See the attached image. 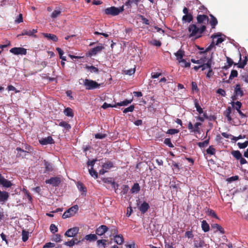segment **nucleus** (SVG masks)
Returning a JSON list of instances; mask_svg holds the SVG:
<instances>
[{
	"label": "nucleus",
	"instance_id": "49",
	"mask_svg": "<svg viewBox=\"0 0 248 248\" xmlns=\"http://www.w3.org/2000/svg\"><path fill=\"white\" fill-rule=\"evenodd\" d=\"M134 108H135V107L133 105H131L129 107H128L126 108H125L123 111V113H126L129 112H133V110H134Z\"/></svg>",
	"mask_w": 248,
	"mask_h": 248
},
{
	"label": "nucleus",
	"instance_id": "19",
	"mask_svg": "<svg viewBox=\"0 0 248 248\" xmlns=\"http://www.w3.org/2000/svg\"><path fill=\"white\" fill-rule=\"evenodd\" d=\"M9 197L8 192L5 191H0V202H4Z\"/></svg>",
	"mask_w": 248,
	"mask_h": 248
},
{
	"label": "nucleus",
	"instance_id": "59",
	"mask_svg": "<svg viewBox=\"0 0 248 248\" xmlns=\"http://www.w3.org/2000/svg\"><path fill=\"white\" fill-rule=\"evenodd\" d=\"M238 75L237 71L235 70H232L231 72L229 77L230 79H232L235 77H237Z\"/></svg>",
	"mask_w": 248,
	"mask_h": 248
},
{
	"label": "nucleus",
	"instance_id": "63",
	"mask_svg": "<svg viewBox=\"0 0 248 248\" xmlns=\"http://www.w3.org/2000/svg\"><path fill=\"white\" fill-rule=\"evenodd\" d=\"M96 139H103L107 137V135L105 134L97 133L94 136Z\"/></svg>",
	"mask_w": 248,
	"mask_h": 248
},
{
	"label": "nucleus",
	"instance_id": "31",
	"mask_svg": "<svg viewBox=\"0 0 248 248\" xmlns=\"http://www.w3.org/2000/svg\"><path fill=\"white\" fill-rule=\"evenodd\" d=\"M194 105H195V108H196L197 111L199 113V114L202 113L203 112V109L200 106L198 99H195L194 100Z\"/></svg>",
	"mask_w": 248,
	"mask_h": 248
},
{
	"label": "nucleus",
	"instance_id": "30",
	"mask_svg": "<svg viewBox=\"0 0 248 248\" xmlns=\"http://www.w3.org/2000/svg\"><path fill=\"white\" fill-rule=\"evenodd\" d=\"M140 188L139 184L137 183H135L131 189L132 193H138L140 191Z\"/></svg>",
	"mask_w": 248,
	"mask_h": 248
},
{
	"label": "nucleus",
	"instance_id": "37",
	"mask_svg": "<svg viewBox=\"0 0 248 248\" xmlns=\"http://www.w3.org/2000/svg\"><path fill=\"white\" fill-rule=\"evenodd\" d=\"M132 101V99L131 100H127L126 99L123 101H121L120 102L117 103L116 105L117 106H125L128 105L129 104H130Z\"/></svg>",
	"mask_w": 248,
	"mask_h": 248
},
{
	"label": "nucleus",
	"instance_id": "3",
	"mask_svg": "<svg viewBox=\"0 0 248 248\" xmlns=\"http://www.w3.org/2000/svg\"><path fill=\"white\" fill-rule=\"evenodd\" d=\"M83 84L86 89L88 90L99 88L100 86V84L98 83L95 81L88 79H85L84 80Z\"/></svg>",
	"mask_w": 248,
	"mask_h": 248
},
{
	"label": "nucleus",
	"instance_id": "60",
	"mask_svg": "<svg viewBox=\"0 0 248 248\" xmlns=\"http://www.w3.org/2000/svg\"><path fill=\"white\" fill-rule=\"evenodd\" d=\"M170 187L172 191L176 192H177L178 189L180 188L179 186L175 183L174 184H171L170 186Z\"/></svg>",
	"mask_w": 248,
	"mask_h": 248
},
{
	"label": "nucleus",
	"instance_id": "61",
	"mask_svg": "<svg viewBox=\"0 0 248 248\" xmlns=\"http://www.w3.org/2000/svg\"><path fill=\"white\" fill-rule=\"evenodd\" d=\"M140 17L143 24L147 25H150V22L149 20L145 18L144 16L140 15Z\"/></svg>",
	"mask_w": 248,
	"mask_h": 248
},
{
	"label": "nucleus",
	"instance_id": "32",
	"mask_svg": "<svg viewBox=\"0 0 248 248\" xmlns=\"http://www.w3.org/2000/svg\"><path fill=\"white\" fill-rule=\"evenodd\" d=\"M231 154L237 160H239L242 156L241 152L238 150L232 151Z\"/></svg>",
	"mask_w": 248,
	"mask_h": 248
},
{
	"label": "nucleus",
	"instance_id": "55",
	"mask_svg": "<svg viewBox=\"0 0 248 248\" xmlns=\"http://www.w3.org/2000/svg\"><path fill=\"white\" fill-rule=\"evenodd\" d=\"M191 85L192 91H196V92H198L199 91V89L196 82L192 81L191 83Z\"/></svg>",
	"mask_w": 248,
	"mask_h": 248
},
{
	"label": "nucleus",
	"instance_id": "1",
	"mask_svg": "<svg viewBox=\"0 0 248 248\" xmlns=\"http://www.w3.org/2000/svg\"><path fill=\"white\" fill-rule=\"evenodd\" d=\"M206 29L205 25H202L200 28H198L195 24H191L188 28L189 32V37L197 36L196 38L201 37V34L204 32Z\"/></svg>",
	"mask_w": 248,
	"mask_h": 248
},
{
	"label": "nucleus",
	"instance_id": "38",
	"mask_svg": "<svg viewBox=\"0 0 248 248\" xmlns=\"http://www.w3.org/2000/svg\"><path fill=\"white\" fill-rule=\"evenodd\" d=\"M113 167V163L111 161H108L102 165V168L105 170H109Z\"/></svg>",
	"mask_w": 248,
	"mask_h": 248
},
{
	"label": "nucleus",
	"instance_id": "36",
	"mask_svg": "<svg viewBox=\"0 0 248 248\" xmlns=\"http://www.w3.org/2000/svg\"><path fill=\"white\" fill-rule=\"evenodd\" d=\"M201 66L202 71H204L207 68L210 69L211 68V60L209 59L206 63L201 64Z\"/></svg>",
	"mask_w": 248,
	"mask_h": 248
},
{
	"label": "nucleus",
	"instance_id": "34",
	"mask_svg": "<svg viewBox=\"0 0 248 248\" xmlns=\"http://www.w3.org/2000/svg\"><path fill=\"white\" fill-rule=\"evenodd\" d=\"M64 113L66 116L73 117L74 113L73 110L70 108H67L64 110Z\"/></svg>",
	"mask_w": 248,
	"mask_h": 248
},
{
	"label": "nucleus",
	"instance_id": "41",
	"mask_svg": "<svg viewBox=\"0 0 248 248\" xmlns=\"http://www.w3.org/2000/svg\"><path fill=\"white\" fill-rule=\"evenodd\" d=\"M29 238V232L25 230H23L22 232V239L23 242H26Z\"/></svg>",
	"mask_w": 248,
	"mask_h": 248
},
{
	"label": "nucleus",
	"instance_id": "6",
	"mask_svg": "<svg viewBox=\"0 0 248 248\" xmlns=\"http://www.w3.org/2000/svg\"><path fill=\"white\" fill-rule=\"evenodd\" d=\"M79 228L77 227L69 229L64 233V235L69 237H75L79 232Z\"/></svg>",
	"mask_w": 248,
	"mask_h": 248
},
{
	"label": "nucleus",
	"instance_id": "40",
	"mask_svg": "<svg viewBox=\"0 0 248 248\" xmlns=\"http://www.w3.org/2000/svg\"><path fill=\"white\" fill-rule=\"evenodd\" d=\"M85 238L87 240L95 241L97 239V237L96 234H90L86 235L85 237Z\"/></svg>",
	"mask_w": 248,
	"mask_h": 248
},
{
	"label": "nucleus",
	"instance_id": "25",
	"mask_svg": "<svg viewBox=\"0 0 248 248\" xmlns=\"http://www.w3.org/2000/svg\"><path fill=\"white\" fill-rule=\"evenodd\" d=\"M174 55L177 57V60L180 62V60L183 59V58L185 55V52L181 49H179L177 52L174 53Z\"/></svg>",
	"mask_w": 248,
	"mask_h": 248
},
{
	"label": "nucleus",
	"instance_id": "39",
	"mask_svg": "<svg viewBox=\"0 0 248 248\" xmlns=\"http://www.w3.org/2000/svg\"><path fill=\"white\" fill-rule=\"evenodd\" d=\"M59 126L64 127L66 130H69L71 129V126L70 124L64 121L61 122L59 124Z\"/></svg>",
	"mask_w": 248,
	"mask_h": 248
},
{
	"label": "nucleus",
	"instance_id": "47",
	"mask_svg": "<svg viewBox=\"0 0 248 248\" xmlns=\"http://www.w3.org/2000/svg\"><path fill=\"white\" fill-rule=\"evenodd\" d=\"M89 172L90 175L94 178H97L98 177L97 172L93 170V167H91L89 169Z\"/></svg>",
	"mask_w": 248,
	"mask_h": 248
},
{
	"label": "nucleus",
	"instance_id": "42",
	"mask_svg": "<svg viewBox=\"0 0 248 248\" xmlns=\"http://www.w3.org/2000/svg\"><path fill=\"white\" fill-rule=\"evenodd\" d=\"M213 228H216L217 231H219L221 233L224 234L225 233L224 229L218 224H213L212 225Z\"/></svg>",
	"mask_w": 248,
	"mask_h": 248
},
{
	"label": "nucleus",
	"instance_id": "15",
	"mask_svg": "<svg viewBox=\"0 0 248 248\" xmlns=\"http://www.w3.org/2000/svg\"><path fill=\"white\" fill-rule=\"evenodd\" d=\"M25 150L21 148L20 147H17L16 150L17 152H25L27 153H31L33 151V148L31 146L28 144H25L24 146Z\"/></svg>",
	"mask_w": 248,
	"mask_h": 248
},
{
	"label": "nucleus",
	"instance_id": "4",
	"mask_svg": "<svg viewBox=\"0 0 248 248\" xmlns=\"http://www.w3.org/2000/svg\"><path fill=\"white\" fill-rule=\"evenodd\" d=\"M78 210V207L77 205L73 206L64 212L62 215V218H66L73 216L77 213Z\"/></svg>",
	"mask_w": 248,
	"mask_h": 248
},
{
	"label": "nucleus",
	"instance_id": "27",
	"mask_svg": "<svg viewBox=\"0 0 248 248\" xmlns=\"http://www.w3.org/2000/svg\"><path fill=\"white\" fill-rule=\"evenodd\" d=\"M114 241L118 245H121L124 242V237L122 235H116L114 236Z\"/></svg>",
	"mask_w": 248,
	"mask_h": 248
},
{
	"label": "nucleus",
	"instance_id": "45",
	"mask_svg": "<svg viewBox=\"0 0 248 248\" xmlns=\"http://www.w3.org/2000/svg\"><path fill=\"white\" fill-rule=\"evenodd\" d=\"M86 68L87 69L90 70V72L91 73H98L99 72L98 69L93 65H92V66L86 65Z\"/></svg>",
	"mask_w": 248,
	"mask_h": 248
},
{
	"label": "nucleus",
	"instance_id": "58",
	"mask_svg": "<svg viewBox=\"0 0 248 248\" xmlns=\"http://www.w3.org/2000/svg\"><path fill=\"white\" fill-rule=\"evenodd\" d=\"M50 230L52 233H54L58 232V228L55 224H51L50 226Z\"/></svg>",
	"mask_w": 248,
	"mask_h": 248
},
{
	"label": "nucleus",
	"instance_id": "16",
	"mask_svg": "<svg viewBox=\"0 0 248 248\" xmlns=\"http://www.w3.org/2000/svg\"><path fill=\"white\" fill-rule=\"evenodd\" d=\"M197 22L199 24L205 23L209 21L208 16L205 15H198L197 16Z\"/></svg>",
	"mask_w": 248,
	"mask_h": 248
},
{
	"label": "nucleus",
	"instance_id": "7",
	"mask_svg": "<svg viewBox=\"0 0 248 248\" xmlns=\"http://www.w3.org/2000/svg\"><path fill=\"white\" fill-rule=\"evenodd\" d=\"M10 52L15 55H26L27 54V49L23 47H15L10 50Z\"/></svg>",
	"mask_w": 248,
	"mask_h": 248
},
{
	"label": "nucleus",
	"instance_id": "46",
	"mask_svg": "<svg viewBox=\"0 0 248 248\" xmlns=\"http://www.w3.org/2000/svg\"><path fill=\"white\" fill-rule=\"evenodd\" d=\"M209 143V138L207 140H204L203 142H198L197 143V144L199 146V147H200V148H203V147L207 146L208 145Z\"/></svg>",
	"mask_w": 248,
	"mask_h": 248
},
{
	"label": "nucleus",
	"instance_id": "22",
	"mask_svg": "<svg viewBox=\"0 0 248 248\" xmlns=\"http://www.w3.org/2000/svg\"><path fill=\"white\" fill-rule=\"evenodd\" d=\"M234 93L236 95L242 96L244 94L243 90L241 88L240 84H236L234 89Z\"/></svg>",
	"mask_w": 248,
	"mask_h": 248
},
{
	"label": "nucleus",
	"instance_id": "43",
	"mask_svg": "<svg viewBox=\"0 0 248 248\" xmlns=\"http://www.w3.org/2000/svg\"><path fill=\"white\" fill-rule=\"evenodd\" d=\"M206 213L207 214V215L208 216H211L212 217H214V218H216L217 219L218 218V217L217 215L216 214V213H215V212L212 209H208L207 211L206 212Z\"/></svg>",
	"mask_w": 248,
	"mask_h": 248
},
{
	"label": "nucleus",
	"instance_id": "23",
	"mask_svg": "<svg viewBox=\"0 0 248 248\" xmlns=\"http://www.w3.org/2000/svg\"><path fill=\"white\" fill-rule=\"evenodd\" d=\"M210 16L211 17V20L209 21V23L212 27V29H215L218 23V21L217 19L212 14L210 15Z\"/></svg>",
	"mask_w": 248,
	"mask_h": 248
},
{
	"label": "nucleus",
	"instance_id": "10",
	"mask_svg": "<svg viewBox=\"0 0 248 248\" xmlns=\"http://www.w3.org/2000/svg\"><path fill=\"white\" fill-rule=\"evenodd\" d=\"M104 48V47L102 45L92 48L89 51V56H94L97 53L100 52Z\"/></svg>",
	"mask_w": 248,
	"mask_h": 248
},
{
	"label": "nucleus",
	"instance_id": "28",
	"mask_svg": "<svg viewBox=\"0 0 248 248\" xmlns=\"http://www.w3.org/2000/svg\"><path fill=\"white\" fill-rule=\"evenodd\" d=\"M202 228L204 232H207L210 230V227L206 220H202Z\"/></svg>",
	"mask_w": 248,
	"mask_h": 248
},
{
	"label": "nucleus",
	"instance_id": "51",
	"mask_svg": "<svg viewBox=\"0 0 248 248\" xmlns=\"http://www.w3.org/2000/svg\"><path fill=\"white\" fill-rule=\"evenodd\" d=\"M164 143L166 145L168 146L169 147L172 148L174 147L170 138L165 139L164 140Z\"/></svg>",
	"mask_w": 248,
	"mask_h": 248
},
{
	"label": "nucleus",
	"instance_id": "35",
	"mask_svg": "<svg viewBox=\"0 0 248 248\" xmlns=\"http://www.w3.org/2000/svg\"><path fill=\"white\" fill-rule=\"evenodd\" d=\"M231 104L232 106V107L235 108L236 110L237 111L240 110V108L242 106V103L240 101H236V102H232Z\"/></svg>",
	"mask_w": 248,
	"mask_h": 248
},
{
	"label": "nucleus",
	"instance_id": "50",
	"mask_svg": "<svg viewBox=\"0 0 248 248\" xmlns=\"http://www.w3.org/2000/svg\"><path fill=\"white\" fill-rule=\"evenodd\" d=\"M237 144L240 149H244L248 146V140L243 143L238 142Z\"/></svg>",
	"mask_w": 248,
	"mask_h": 248
},
{
	"label": "nucleus",
	"instance_id": "2",
	"mask_svg": "<svg viewBox=\"0 0 248 248\" xmlns=\"http://www.w3.org/2000/svg\"><path fill=\"white\" fill-rule=\"evenodd\" d=\"M124 10V6L123 5L119 8L116 7L115 6H111L106 8L105 10V13L107 15H111L112 16H115L118 15L121 12H122Z\"/></svg>",
	"mask_w": 248,
	"mask_h": 248
},
{
	"label": "nucleus",
	"instance_id": "21",
	"mask_svg": "<svg viewBox=\"0 0 248 248\" xmlns=\"http://www.w3.org/2000/svg\"><path fill=\"white\" fill-rule=\"evenodd\" d=\"M43 36L46 38L48 40H52L53 42H56L58 41V38L57 36L51 33H43Z\"/></svg>",
	"mask_w": 248,
	"mask_h": 248
},
{
	"label": "nucleus",
	"instance_id": "5",
	"mask_svg": "<svg viewBox=\"0 0 248 248\" xmlns=\"http://www.w3.org/2000/svg\"><path fill=\"white\" fill-rule=\"evenodd\" d=\"M38 32L37 29H34L32 30H28L24 29L23 30L21 33L18 35L17 37H19V36H23V35H28L29 36L32 37L34 38H37V35L35 34Z\"/></svg>",
	"mask_w": 248,
	"mask_h": 248
},
{
	"label": "nucleus",
	"instance_id": "20",
	"mask_svg": "<svg viewBox=\"0 0 248 248\" xmlns=\"http://www.w3.org/2000/svg\"><path fill=\"white\" fill-rule=\"evenodd\" d=\"M193 16L192 13L184 15L182 18L183 23H190L193 20Z\"/></svg>",
	"mask_w": 248,
	"mask_h": 248
},
{
	"label": "nucleus",
	"instance_id": "64",
	"mask_svg": "<svg viewBox=\"0 0 248 248\" xmlns=\"http://www.w3.org/2000/svg\"><path fill=\"white\" fill-rule=\"evenodd\" d=\"M185 237L188 238H192L194 237V235L191 231H186L185 234Z\"/></svg>",
	"mask_w": 248,
	"mask_h": 248
},
{
	"label": "nucleus",
	"instance_id": "24",
	"mask_svg": "<svg viewBox=\"0 0 248 248\" xmlns=\"http://www.w3.org/2000/svg\"><path fill=\"white\" fill-rule=\"evenodd\" d=\"M44 165L46 171H52L53 170L52 164L48 161L44 160Z\"/></svg>",
	"mask_w": 248,
	"mask_h": 248
},
{
	"label": "nucleus",
	"instance_id": "44",
	"mask_svg": "<svg viewBox=\"0 0 248 248\" xmlns=\"http://www.w3.org/2000/svg\"><path fill=\"white\" fill-rule=\"evenodd\" d=\"M207 154L210 155H214L216 154V149L214 148L213 146L211 145L206 150Z\"/></svg>",
	"mask_w": 248,
	"mask_h": 248
},
{
	"label": "nucleus",
	"instance_id": "17",
	"mask_svg": "<svg viewBox=\"0 0 248 248\" xmlns=\"http://www.w3.org/2000/svg\"><path fill=\"white\" fill-rule=\"evenodd\" d=\"M239 55L240 57L239 62L237 63H234V65H237L238 68H244L245 66L247 64L248 58L246 56L245 57V59L243 60L242 62H241V54L240 53H239Z\"/></svg>",
	"mask_w": 248,
	"mask_h": 248
},
{
	"label": "nucleus",
	"instance_id": "57",
	"mask_svg": "<svg viewBox=\"0 0 248 248\" xmlns=\"http://www.w3.org/2000/svg\"><path fill=\"white\" fill-rule=\"evenodd\" d=\"M179 132V130L176 129H170L168 130L166 133L170 135H174L175 134L178 133Z\"/></svg>",
	"mask_w": 248,
	"mask_h": 248
},
{
	"label": "nucleus",
	"instance_id": "54",
	"mask_svg": "<svg viewBox=\"0 0 248 248\" xmlns=\"http://www.w3.org/2000/svg\"><path fill=\"white\" fill-rule=\"evenodd\" d=\"M202 124L201 123H196L194 124V129L192 130V132L199 133L200 132V128L199 127V126L201 125Z\"/></svg>",
	"mask_w": 248,
	"mask_h": 248
},
{
	"label": "nucleus",
	"instance_id": "53",
	"mask_svg": "<svg viewBox=\"0 0 248 248\" xmlns=\"http://www.w3.org/2000/svg\"><path fill=\"white\" fill-rule=\"evenodd\" d=\"M52 240L55 241L56 242H59L61 241V236L59 234H55Z\"/></svg>",
	"mask_w": 248,
	"mask_h": 248
},
{
	"label": "nucleus",
	"instance_id": "33",
	"mask_svg": "<svg viewBox=\"0 0 248 248\" xmlns=\"http://www.w3.org/2000/svg\"><path fill=\"white\" fill-rule=\"evenodd\" d=\"M77 186H78V190L80 191H82L85 193H86L87 188L82 183H81L80 182H78L77 183Z\"/></svg>",
	"mask_w": 248,
	"mask_h": 248
},
{
	"label": "nucleus",
	"instance_id": "48",
	"mask_svg": "<svg viewBox=\"0 0 248 248\" xmlns=\"http://www.w3.org/2000/svg\"><path fill=\"white\" fill-rule=\"evenodd\" d=\"M107 242V240L106 239L98 240L97 241V244L98 246L102 245L103 248H105Z\"/></svg>",
	"mask_w": 248,
	"mask_h": 248
},
{
	"label": "nucleus",
	"instance_id": "29",
	"mask_svg": "<svg viewBox=\"0 0 248 248\" xmlns=\"http://www.w3.org/2000/svg\"><path fill=\"white\" fill-rule=\"evenodd\" d=\"M103 183L107 184L110 185L111 186H114L115 182L112 180V178H104L102 179Z\"/></svg>",
	"mask_w": 248,
	"mask_h": 248
},
{
	"label": "nucleus",
	"instance_id": "11",
	"mask_svg": "<svg viewBox=\"0 0 248 248\" xmlns=\"http://www.w3.org/2000/svg\"><path fill=\"white\" fill-rule=\"evenodd\" d=\"M0 185L5 187H10L13 185L11 181L5 179L4 177L0 174Z\"/></svg>",
	"mask_w": 248,
	"mask_h": 248
},
{
	"label": "nucleus",
	"instance_id": "56",
	"mask_svg": "<svg viewBox=\"0 0 248 248\" xmlns=\"http://www.w3.org/2000/svg\"><path fill=\"white\" fill-rule=\"evenodd\" d=\"M61 12L60 10H54L51 14V17L53 18H55L61 14Z\"/></svg>",
	"mask_w": 248,
	"mask_h": 248
},
{
	"label": "nucleus",
	"instance_id": "13",
	"mask_svg": "<svg viewBox=\"0 0 248 248\" xmlns=\"http://www.w3.org/2000/svg\"><path fill=\"white\" fill-rule=\"evenodd\" d=\"M54 142V140L51 136H48L46 138H42L39 140V143L43 145L52 144Z\"/></svg>",
	"mask_w": 248,
	"mask_h": 248
},
{
	"label": "nucleus",
	"instance_id": "14",
	"mask_svg": "<svg viewBox=\"0 0 248 248\" xmlns=\"http://www.w3.org/2000/svg\"><path fill=\"white\" fill-rule=\"evenodd\" d=\"M108 227L107 226L104 225H101L95 230L96 234L102 235L108 231Z\"/></svg>",
	"mask_w": 248,
	"mask_h": 248
},
{
	"label": "nucleus",
	"instance_id": "8",
	"mask_svg": "<svg viewBox=\"0 0 248 248\" xmlns=\"http://www.w3.org/2000/svg\"><path fill=\"white\" fill-rule=\"evenodd\" d=\"M45 182L46 184H50L53 186L56 187L61 183V179L58 177H51L49 179L46 180Z\"/></svg>",
	"mask_w": 248,
	"mask_h": 248
},
{
	"label": "nucleus",
	"instance_id": "9",
	"mask_svg": "<svg viewBox=\"0 0 248 248\" xmlns=\"http://www.w3.org/2000/svg\"><path fill=\"white\" fill-rule=\"evenodd\" d=\"M194 246L196 248H207V245L205 242L201 238L194 240Z\"/></svg>",
	"mask_w": 248,
	"mask_h": 248
},
{
	"label": "nucleus",
	"instance_id": "62",
	"mask_svg": "<svg viewBox=\"0 0 248 248\" xmlns=\"http://www.w3.org/2000/svg\"><path fill=\"white\" fill-rule=\"evenodd\" d=\"M135 72V68H131L129 70H126L124 71V73L126 75H128L129 76H131L133 74H134Z\"/></svg>",
	"mask_w": 248,
	"mask_h": 248
},
{
	"label": "nucleus",
	"instance_id": "52",
	"mask_svg": "<svg viewBox=\"0 0 248 248\" xmlns=\"http://www.w3.org/2000/svg\"><path fill=\"white\" fill-rule=\"evenodd\" d=\"M116 107H117V105L116 104L111 105L110 104H108L106 102H105L103 104V105L102 106L101 108H103V109H105L109 107H111V108L115 107V108Z\"/></svg>",
	"mask_w": 248,
	"mask_h": 248
},
{
	"label": "nucleus",
	"instance_id": "12",
	"mask_svg": "<svg viewBox=\"0 0 248 248\" xmlns=\"http://www.w3.org/2000/svg\"><path fill=\"white\" fill-rule=\"evenodd\" d=\"M221 33L220 32L213 34L211 36V38L213 39V41H212V43L205 49L204 52H207L210 51L215 46L214 39L218 37L221 36Z\"/></svg>",
	"mask_w": 248,
	"mask_h": 248
},
{
	"label": "nucleus",
	"instance_id": "26",
	"mask_svg": "<svg viewBox=\"0 0 248 248\" xmlns=\"http://www.w3.org/2000/svg\"><path fill=\"white\" fill-rule=\"evenodd\" d=\"M140 0H127L125 3V5L127 6L128 8L132 7L133 4L138 5V2Z\"/></svg>",
	"mask_w": 248,
	"mask_h": 248
},
{
	"label": "nucleus",
	"instance_id": "18",
	"mask_svg": "<svg viewBox=\"0 0 248 248\" xmlns=\"http://www.w3.org/2000/svg\"><path fill=\"white\" fill-rule=\"evenodd\" d=\"M150 208V205L148 203L144 202L139 207V210L143 214H145Z\"/></svg>",
	"mask_w": 248,
	"mask_h": 248
}]
</instances>
